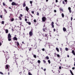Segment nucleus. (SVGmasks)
I'll list each match as a JSON object with an SVG mask.
<instances>
[{
    "label": "nucleus",
    "instance_id": "obj_22",
    "mask_svg": "<svg viewBox=\"0 0 75 75\" xmlns=\"http://www.w3.org/2000/svg\"><path fill=\"white\" fill-rule=\"evenodd\" d=\"M62 16L63 18H64V13H62Z\"/></svg>",
    "mask_w": 75,
    "mask_h": 75
},
{
    "label": "nucleus",
    "instance_id": "obj_12",
    "mask_svg": "<svg viewBox=\"0 0 75 75\" xmlns=\"http://www.w3.org/2000/svg\"><path fill=\"white\" fill-rule=\"evenodd\" d=\"M25 8H26V11H28L29 10V8L28 7H26Z\"/></svg>",
    "mask_w": 75,
    "mask_h": 75
},
{
    "label": "nucleus",
    "instance_id": "obj_32",
    "mask_svg": "<svg viewBox=\"0 0 75 75\" xmlns=\"http://www.w3.org/2000/svg\"><path fill=\"white\" fill-rule=\"evenodd\" d=\"M62 3H63V4H64V6L65 5V2H64V1L63 0L62 1Z\"/></svg>",
    "mask_w": 75,
    "mask_h": 75
},
{
    "label": "nucleus",
    "instance_id": "obj_36",
    "mask_svg": "<svg viewBox=\"0 0 75 75\" xmlns=\"http://www.w3.org/2000/svg\"><path fill=\"white\" fill-rule=\"evenodd\" d=\"M48 62H49V64H50V62H51L50 60V59H49V60H48Z\"/></svg>",
    "mask_w": 75,
    "mask_h": 75
},
{
    "label": "nucleus",
    "instance_id": "obj_42",
    "mask_svg": "<svg viewBox=\"0 0 75 75\" xmlns=\"http://www.w3.org/2000/svg\"><path fill=\"white\" fill-rule=\"evenodd\" d=\"M34 22H35V23H36V20L35 19V20H34Z\"/></svg>",
    "mask_w": 75,
    "mask_h": 75
},
{
    "label": "nucleus",
    "instance_id": "obj_48",
    "mask_svg": "<svg viewBox=\"0 0 75 75\" xmlns=\"http://www.w3.org/2000/svg\"><path fill=\"white\" fill-rule=\"evenodd\" d=\"M73 19V18L72 17H71V21H72V20Z\"/></svg>",
    "mask_w": 75,
    "mask_h": 75
},
{
    "label": "nucleus",
    "instance_id": "obj_31",
    "mask_svg": "<svg viewBox=\"0 0 75 75\" xmlns=\"http://www.w3.org/2000/svg\"><path fill=\"white\" fill-rule=\"evenodd\" d=\"M3 4L4 6H5L6 5V4L5 3V2H4L3 3Z\"/></svg>",
    "mask_w": 75,
    "mask_h": 75
},
{
    "label": "nucleus",
    "instance_id": "obj_52",
    "mask_svg": "<svg viewBox=\"0 0 75 75\" xmlns=\"http://www.w3.org/2000/svg\"><path fill=\"white\" fill-rule=\"evenodd\" d=\"M20 15L21 17H23V16L22 14H20Z\"/></svg>",
    "mask_w": 75,
    "mask_h": 75
},
{
    "label": "nucleus",
    "instance_id": "obj_29",
    "mask_svg": "<svg viewBox=\"0 0 75 75\" xmlns=\"http://www.w3.org/2000/svg\"><path fill=\"white\" fill-rule=\"evenodd\" d=\"M64 1L66 2V4H67V0H64Z\"/></svg>",
    "mask_w": 75,
    "mask_h": 75
},
{
    "label": "nucleus",
    "instance_id": "obj_21",
    "mask_svg": "<svg viewBox=\"0 0 75 75\" xmlns=\"http://www.w3.org/2000/svg\"><path fill=\"white\" fill-rule=\"evenodd\" d=\"M56 50H57V51L58 52H59V48H57V47L56 48Z\"/></svg>",
    "mask_w": 75,
    "mask_h": 75
},
{
    "label": "nucleus",
    "instance_id": "obj_18",
    "mask_svg": "<svg viewBox=\"0 0 75 75\" xmlns=\"http://www.w3.org/2000/svg\"><path fill=\"white\" fill-rule=\"evenodd\" d=\"M72 52L74 54V55H75V51H74V50H72Z\"/></svg>",
    "mask_w": 75,
    "mask_h": 75
},
{
    "label": "nucleus",
    "instance_id": "obj_60",
    "mask_svg": "<svg viewBox=\"0 0 75 75\" xmlns=\"http://www.w3.org/2000/svg\"><path fill=\"white\" fill-rule=\"evenodd\" d=\"M56 29L55 28H54V31H55Z\"/></svg>",
    "mask_w": 75,
    "mask_h": 75
},
{
    "label": "nucleus",
    "instance_id": "obj_62",
    "mask_svg": "<svg viewBox=\"0 0 75 75\" xmlns=\"http://www.w3.org/2000/svg\"><path fill=\"white\" fill-rule=\"evenodd\" d=\"M67 57H69V55H67Z\"/></svg>",
    "mask_w": 75,
    "mask_h": 75
},
{
    "label": "nucleus",
    "instance_id": "obj_53",
    "mask_svg": "<svg viewBox=\"0 0 75 75\" xmlns=\"http://www.w3.org/2000/svg\"><path fill=\"white\" fill-rule=\"evenodd\" d=\"M75 67H73L72 68V69H75Z\"/></svg>",
    "mask_w": 75,
    "mask_h": 75
},
{
    "label": "nucleus",
    "instance_id": "obj_7",
    "mask_svg": "<svg viewBox=\"0 0 75 75\" xmlns=\"http://www.w3.org/2000/svg\"><path fill=\"white\" fill-rule=\"evenodd\" d=\"M11 35L10 33H9L8 35V39L9 38H11Z\"/></svg>",
    "mask_w": 75,
    "mask_h": 75
},
{
    "label": "nucleus",
    "instance_id": "obj_56",
    "mask_svg": "<svg viewBox=\"0 0 75 75\" xmlns=\"http://www.w3.org/2000/svg\"><path fill=\"white\" fill-rule=\"evenodd\" d=\"M22 44H25V43H24V41H22Z\"/></svg>",
    "mask_w": 75,
    "mask_h": 75
},
{
    "label": "nucleus",
    "instance_id": "obj_33",
    "mask_svg": "<svg viewBox=\"0 0 75 75\" xmlns=\"http://www.w3.org/2000/svg\"><path fill=\"white\" fill-rule=\"evenodd\" d=\"M33 57H34L35 58H36L37 57V56H36V55H35V54L33 55Z\"/></svg>",
    "mask_w": 75,
    "mask_h": 75
},
{
    "label": "nucleus",
    "instance_id": "obj_39",
    "mask_svg": "<svg viewBox=\"0 0 75 75\" xmlns=\"http://www.w3.org/2000/svg\"><path fill=\"white\" fill-rule=\"evenodd\" d=\"M31 13H33V14H34V11H31Z\"/></svg>",
    "mask_w": 75,
    "mask_h": 75
},
{
    "label": "nucleus",
    "instance_id": "obj_2",
    "mask_svg": "<svg viewBox=\"0 0 75 75\" xmlns=\"http://www.w3.org/2000/svg\"><path fill=\"white\" fill-rule=\"evenodd\" d=\"M47 27H45V28H42V30L43 31V32H46L47 31Z\"/></svg>",
    "mask_w": 75,
    "mask_h": 75
},
{
    "label": "nucleus",
    "instance_id": "obj_63",
    "mask_svg": "<svg viewBox=\"0 0 75 75\" xmlns=\"http://www.w3.org/2000/svg\"><path fill=\"white\" fill-rule=\"evenodd\" d=\"M75 61V62H74V66H75V60H74Z\"/></svg>",
    "mask_w": 75,
    "mask_h": 75
},
{
    "label": "nucleus",
    "instance_id": "obj_26",
    "mask_svg": "<svg viewBox=\"0 0 75 75\" xmlns=\"http://www.w3.org/2000/svg\"><path fill=\"white\" fill-rule=\"evenodd\" d=\"M28 75H32V74H31V72H29L28 73Z\"/></svg>",
    "mask_w": 75,
    "mask_h": 75
},
{
    "label": "nucleus",
    "instance_id": "obj_46",
    "mask_svg": "<svg viewBox=\"0 0 75 75\" xmlns=\"http://www.w3.org/2000/svg\"><path fill=\"white\" fill-rule=\"evenodd\" d=\"M61 68H62L61 67V66H60L59 67V69H61Z\"/></svg>",
    "mask_w": 75,
    "mask_h": 75
},
{
    "label": "nucleus",
    "instance_id": "obj_1",
    "mask_svg": "<svg viewBox=\"0 0 75 75\" xmlns=\"http://www.w3.org/2000/svg\"><path fill=\"white\" fill-rule=\"evenodd\" d=\"M42 21H43V22H45V21L46 20V17H43L42 18Z\"/></svg>",
    "mask_w": 75,
    "mask_h": 75
},
{
    "label": "nucleus",
    "instance_id": "obj_3",
    "mask_svg": "<svg viewBox=\"0 0 75 75\" xmlns=\"http://www.w3.org/2000/svg\"><path fill=\"white\" fill-rule=\"evenodd\" d=\"M32 30H31V31H30L29 33L30 37L31 36H32L33 35V31H32Z\"/></svg>",
    "mask_w": 75,
    "mask_h": 75
},
{
    "label": "nucleus",
    "instance_id": "obj_54",
    "mask_svg": "<svg viewBox=\"0 0 75 75\" xmlns=\"http://www.w3.org/2000/svg\"><path fill=\"white\" fill-rule=\"evenodd\" d=\"M15 62L16 63V60H15V61H14V62H13V64H15Z\"/></svg>",
    "mask_w": 75,
    "mask_h": 75
},
{
    "label": "nucleus",
    "instance_id": "obj_13",
    "mask_svg": "<svg viewBox=\"0 0 75 75\" xmlns=\"http://www.w3.org/2000/svg\"><path fill=\"white\" fill-rule=\"evenodd\" d=\"M4 11L6 13H7V11L5 8H4Z\"/></svg>",
    "mask_w": 75,
    "mask_h": 75
},
{
    "label": "nucleus",
    "instance_id": "obj_59",
    "mask_svg": "<svg viewBox=\"0 0 75 75\" xmlns=\"http://www.w3.org/2000/svg\"><path fill=\"white\" fill-rule=\"evenodd\" d=\"M46 70V68H45L44 69V71H45Z\"/></svg>",
    "mask_w": 75,
    "mask_h": 75
},
{
    "label": "nucleus",
    "instance_id": "obj_43",
    "mask_svg": "<svg viewBox=\"0 0 75 75\" xmlns=\"http://www.w3.org/2000/svg\"><path fill=\"white\" fill-rule=\"evenodd\" d=\"M37 16H39V13L37 12Z\"/></svg>",
    "mask_w": 75,
    "mask_h": 75
},
{
    "label": "nucleus",
    "instance_id": "obj_20",
    "mask_svg": "<svg viewBox=\"0 0 75 75\" xmlns=\"http://www.w3.org/2000/svg\"><path fill=\"white\" fill-rule=\"evenodd\" d=\"M55 55H57V57H60V55H59V54H56V53H55Z\"/></svg>",
    "mask_w": 75,
    "mask_h": 75
},
{
    "label": "nucleus",
    "instance_id": "obj_24",
    "mask_svg": "<svg viewBox=\"0 0 75 75\" xmlns=\"http://www.w3.org/2000/svg\"><path fill=\"white\" fill-rule=\"evenodd\" d=\"M60 10L61 11H62V12H63V11H64L63 9H62V8H60Z\"/></svg>",
    "mask_w": 75,
    "mask_h": 75
},
{
    "label": "nucleus",
    "instance_id": "obj_19",
    "mask_svg": "<svg viewBox=\"0 0 75 75\" xmlns=\"http://www.w3.org/2000/svg\"><path fill=\"white\" fill-rule=\"evenodd\" d=\"M5 32L6 33H8V29H6L5 30Z\"/></svg>",
    "mask_w": 75,
    "mask_h": 75
},
{
    "label": "nucleus",
    "instance_id": "obj_37",
    "mask_svg": "<svg viewBox=\"0 0 75 75\" xmlns=\"http://www.w3.org/2000/svg\"><path fill=\"white\" fill-rule=\"evenodd\" d=\"M38 63H40L41 62V61H40V60H38Z\"/></svg>",
    "mask_w": 75,
    "mask_h": 75
},
{
    "label": "nucleus",
    "instance_id": "obj_30",
    "mask_svg": "<svg viewBox=\"0 0 75 75\" xmlns=\"http://www.w3.org/2000/svg\"><path fill=\"white\" fill-rule=\"evenodd\" d=\"M4 21H1L2 24H4Z\"/></svg>",
    "mask_w": 75,
    "mask_h": 75
},
{
    "label": "nucleus",
    "instance_id": "obj_5",
    "mask_svg": "<svg viewBox=\"0 0 75 75\" xmlns=\"http://www.w3.org/2000/svg\"><path fill=\"white\" fill-rule=\"evenodd\" d=\"M6 62H5V63L6 64L7 62V61L9 58V57L8 56H6Z\"/></svg>",
    "mask_w": 75,
    "mask_h": 75
},
{
    "label": "nucleus",
    "instance_id": "obj_47",
    "mask_svg": "<svg viewBox=\"0 0 75 75\" xmlns=\"http://www.w3.org/2000/svg\"><path fill=\"white\" fill-rule=\"evenodd\" d=\"M42 51H45V48H42Z\"/></svg>",
    "mask_w": 75,
    "mask_h": 75
},
{
    "label": "nucleus",
    "instance_id": "obj_58",
    "mask_svg": "<svg viewBox=\"0 0 75 75\" xmlns=\"http://www.w3.org/2000/svg\"><path fill=\"white\" fill-rule=\"evenodd\" d=\"M30 16H31V17H33V16H32V14H30Z\"/></svg>",
    "mask_w": 75,
    "mask_h": 75
},
{
    "label": "nucleus",
    "instance_id": "obj_40",
    "mask_svg": "<svg viewBox=\"0 0 75 75\" xmlns=\"http://www.w3.org/2000/svg\"><path fill=\"white\" fill-rule=\"evenodd\" d=\"M30 3L31 4H32L33 3V1H30Z\"/></svg>",
    "mask_w": 75,
    "mask_h": 75
},
{
    "label": "nucleus",
    "instance_id": "obj_34",
    "mask_svg": "<svg viewBox=\"0 0 75 75\" xmlns=\"http://www.w3.org/2000/svg\"><path fill=\"white\" fill-rule=\"evenodd\" d=\"M8 41H11V38H9L8 39Z\"/></svg>",
    "mask_w": 75,
    "mask_h": 75
},
{
    "label": "nucleus",
    "instance_id": "obj_6",
    "mask_svg": "<svg viewBox=\"0 0 75 75\" xmlns=\"http://www.w3.org/2000/svg\"><path fill=\"white\" fill-rule=\"evenodd\" d=\"M43 35L44 37H47V40L48 39V36L47 34H46L45 35H44V34H43Z\"/></svg>",
    "mask_w": 75,
    "mask_h": 75
},
{
    "label": "nucleus",
    "instance_id": "obj_55",
    "mask_svg": "<svg viewBox=\"0 0 75 75\" xmlns=\"http://www.w3.org/2000/svg\"><path fill=\"white\" fill-rule=\"evenodd\" d=\"M54 12H55V13H56V12H57V11L56 10H54Z\"/></svg>",
    "mask_w": 75,
    "mask_h": 75
},
{
    "label": "nucleus",
    "instance_id": "obj_17",
    "mask_svg": "<svg viewBox=\"0 0 75 75\" xmlns=\"http://www.w3.org/2000/svg\"><path fill=\"white\" fill-rule=\"evenodd\" d=\"M70 71L71 74V75H74V74H73V72L71 70H70Z\"/></svg>",
    "mask_w": 75,
    "mask_h": 75
},
{
    "label": "nucleus",
    "instance_id": "obj_44",
    "mask_svg": "<svg viewBox=\"0 0 75 75\" xmlns=\"http://www.w3.org/2000/svg\"><path fill=\"white\" fill-rule=\"evenodd\" d=\"M25 21H26V22H27V18H25Z\"/></svg>",
    "mask_w": 75,
    "mask_h": 75
},
{
    "label": "nucleus",
    "instance_id": "obj_45",
    "mask_svg": "<svg viewBox=\"0 0 75 75\" xmlns=\"http://www.w3.org/2000/svg\"><path fill=\"white\" fill-rule=\"evenodd\" d=\"M9 1L10 2H12L13 1V0H9Z\"/></svg>",
    "mask_w": 75,
    "mask_h": 75
},
{
    "label": "nucleus",
    "instance_id": "obj_14",
    "mask_svg": "<svg viewBox=\"0 0 75 75\" xmlns=\"http://www.w3.org/2000/svg\"><path fill=\"white\" fill-rule=\"evenodd\" d=\"M16 43H17V47H18V46L20 45V44L19 42L18 41H17V42H16Z\"/></svg>",
    "mask_w": 75,
    "mask_h": 75
},
{
    "label": "nucleus",
    "instance_id": "obj_16",
    "mask_svg": "<svg viewBox=\"0 0 75 75\" xmlns=\"http://www.w3.org/2000/svg\"><path fill=\"white\" fill-rule=\"evenodd\" d=\"M63 30L65 32L67 31V29L66 28H65V27H63Z\"/></svg>",
    "mask_w": 75,
    "mask_h": 75
},
{
    "label": "nucleus",
    "instance_id": "obj_50",
    "mask_svg": "<svg viewBox=\"0 0 75 75\" xmlns=\"http://www.w3.org/2000/svg\"><path fill=\"white\" fill-rule=\"evenodd\" d=\"M0 74H3V73L2 72H0Z\"/></svg>",
    "mask_w": 75,
    "mask_h": 75
},
{
    "label": "nucleus",
    "instance_id": "obj_23",
    "mask_svg": "<svg viewBox=\"0 0 75 75\" xmlns=\"http://www.w3.org/2000/svg\"><path fill=\"white\" fill-rule=\"evenodd\" d=\"M27 23H28L29 25H31V23L30 22H28V21L26 22Z\"/></svg>",
    "mask_w": 75,
    "mask_h": 75
},
{
    "label": "nucleus",
    "instance_id": "obj_28",
    "mask_svg": "<svg viewBox=\"0 0 75 75\" xmlns=\"http://www.w3.org/2000/svg\"><path fill=\"white\" fill-rule=\"evenodd\" d=\"M14 20V18H11V21H13Z\"/></svg>",
    "mask_w": 75,
    "mask_h": 75
},
{
    "label": "nucleus",
    "instance_id": "obj_9",
    "mask_svg": "<svg viewBox=\"0 0 75 75\" xmlns=\"http://www.w3.org/2000/svg\"><path fill=\"white\" fill-rule=\"evenodd\" d=\"M69 10V12L70 13H71V8L70 7H69L68 8Z\"/></svg>",
    "mask_w": 75,
    "mask_h": 75
},
{
    "label": "nucleus",
    "instance_id": "obj_57",
    "mask_svg": "<svg viewBox=\"0 0 75 75\" xmlns=\"http://www.w3.org/2000/svg\"><path fill=\"white\" fill-rule=\"evenodd\" d=\"M58 2V0H56V3H57Z\"/></svg>",
    "mask_w": 75,
    "mask_h": 75
},
{
    "label": "nucleus",
    "instance_id": "obj_64",
    "mask_svg": "<svg viewBox=\"0 0 75 75\" xmlns=\"http://www.w3.org/2000/svg\"><path fill=\"white\" fill-rule=\"evenodd\" d=\"M8 74L10 75V72H8Z\"/></svg>",
    "mask_w": 75,
    "mask_h": 75
},
{
    "label": "nucleus",
    "instance_id": "obj_35",
    "mask_svg": "<svg viewBox=\"0 0 75 75\" xmlns=\"http://www.w3.org/2000/svg\"><path fill=\"white\" fill-rule=\"evenodd\" d=\"M46 58L47 59H48L49 58V57H48V56H47V57H46Z\"/></svg>",
    "mask_w": 75,
    "mask_h": 75
},
{
    "label": "nucleus",
    "instance_id": "obj_4",
    "mask_svg": "<svg viewBox=\"0 0 75 75\" xmlns=\"http://www.w3.org/2000/svg\"><path fill=\"white\" fill-rule=\"evenodd\" d=\"M11 5L12 6H17L18 4H16V3L15 2H12L11 3Z\"/></svg>",
    "mask_w": 75,
    "mask_h": 75
},
{
    "label": "nucleus",
    "instance_id": "obj_61",
    "mask_svg": "<svg viewBox=\"0 0 75 75\" xmlns=\"http://www.w3.org/2000/svg\"><path fill=\"white\" fill-rule=\"evenodd\" d=\"M60 51H62V48H60Z\"/></svg>",
    "mask_w": 75,
    "mask_h": 75
},
{
    "label": "nucleus",
    "instance_id": "obj_10",
    "mask_svg": "<svg viewBox=\"0 0 75 75\" xmlns=\"http://www.w3.org/2000/svg\"><path fill=\"white\" fill-rule=\"evenodd\" d=\"M54 23L53 22H52L51 23V25L52 26V27L53 28H54Z\"/></svg>",
    "mask_w": 75,
    "mask_h": 75
},
{
    "label": "nucleus",
    "instance_id": "obj_51",
    "mask_svg": "<svg viewBox=\"0 0 75 75\" xmlns=\"http://www.w3.org/2000/svg\"><path fill=\"white\" fill-rule=\"evenodd\" d=\"M2 45V43H1V42H0V46H1Z\"/></svg>",
    "mask_w": 75,
    "mask_h": 75
},
{
    "label": "nucleus",
    "instance_id": "obj_11",
    "mask_svg": "<svg viewBox=\"0 0 75 75\" xmlns=\"http://www.w3.org/2000/svg\"><path fill=\"white\" fill-rule=\"evenodd\" d=\"M8 67H10L9 65H6L5 67V69H8Z\"/></svg>",
    "mask_w": 75,
    "mask_h": 75
},
{
    "label": "nucleus",
    "instance_id": "obj_27",
    "mask_svg": "<svg viewBox=\"0 0 75 75\" xmlns=\"http://www.w3.org/2000/svg\"><path fill=\"white\" fill-rule=\"evenodd\" d=\"M18 18L20 20H22V18H21V16H19V17H18Z\"/></svg>",
    "mask_w": 75,
    "mask_h": 75
},
{
    "label": "nucleus",
    "instance_id": "obj_38",
    "mask_svg": "<svg viewBox=\"0 0 75 75\" xmlns=\"http://www.w3.org/2000/svg\"><path fill=\"white\" fill-rule=\"evenodd\" d=\"M0 17L1 18H3V16L2 15H1L0 16Z\"/></svg>",
    "mask_w": 75,
    "mask_h": 75
},
{
    "label": "nucleus",
    "instance_id": "obj_49",
    "mask_svg": "<svg viewBox=\"0 0 75 75\" xmlns=\"http://www.w3.org/2000/svg\"><path fill=\"white\" fill-rule=\"evenodd\" d=\"M68 49L67 48H66V51H67L68 50Z\"/></svg>",
    "mask_w": 75,
    "mask_h": 75
},
{
    "label": "nucleus",
    "instance_id": "obj_8",
    "mask_svg": "<svg viewBox=\"0 0 75 75\" xmlns=\"http://www.w3.org/2000/svg\"><path fill=\"white\" fill-rule=\"evenodd\" d=\"M13 39L14 40H16V41H17L18 40V38H17V37H14L13 38Z\"/></svg>",
    "mask_w": 75,
    "mask_h": 75
},
{
    "label": "nucleus",
    "instance_id": "obj_15",
    "mask_svg": "<svg viewBox=\"0 0 75 75\" xmlns=\"http://www.w3.org/2000/svg\"><path fill=\"white\" fill-rule=\"evenodd\" d=\"M23 7H24L26 6V4L25 2H24V3L23 4Z\"/></svg>",
    "mask_w": 75,
    "mask_h": 75
},
{
    "label": "nucleus",
    "instance_id": "obj_41",
    "mask_svg": "<svg viewBox=\"0 0 75 75\" xmlns=\"http://www.w3.org/2000/svg\"><path fill=\"white\" fill-rule=\"evenodd\" d=\"M43 62H44V63H46V61H45V60H43Z\"/></svg>",
    "mask_w": 75,
    "mask_h": 75
},
{
    "label": "nucleus",
    "instance_id": "obj_25",
    "mask_svg": "<svg viewBox=\"0 0 75 75\" xmlns=\"http://www.w3.org/2000/svg\"><path fill=\"white\" fill-rule=\"evenodd\" d=\"M29 48V51H30L31 50V49H32L31 47H30L29 48Z\"/></svg>",
    "mask_w": 75,
    "mask_h": 75
}]
</instances>
